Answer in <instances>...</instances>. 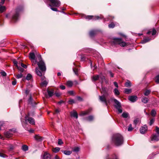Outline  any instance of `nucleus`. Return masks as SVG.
Listing matches in <instances>:
<instances>
[{"instance_id": "obj_1", "label": "nucleus", "mask_w": 159, "mask_h": 159, "mask_svg": "<svg viewBox=\"0 0 159 159\" xmlns=\"http://www.w3.org/2000/svg\"><path fill=\"white\" fill-rule=\"evenodd\" d=\"M29 57L32 63V66L36 67L35 73L40 76V55L37 54L36 52L32 51L30 53Z\"/></svg>"}, {"instance_id": "obj_2", "label": "nucleus", "mask_w": 159, "mask_h": 159, "mask_svg": "<svg viewBox=\"0 0 159 159\" xmlns=\"http://www.w3.org/2000/svg\"><path fill=\"white\" fill-rule=\"evenodd\" d=\"M123 138L119 134H114L112 139V143L115 145L118 146L121 145L123 143Z\"/></svg>"}, {"instance_id": "obj_3", "label": "nucleus", "mask_w": 159, "mask_h": 159, "mask_svg": "<svg viewBox=\"0 0 159 159\" xmlns=\"http://www.w3.org/2000/svg\"><path fill=\"white\" fill-rule=\"evenodd\" d=\"M101 93L103 94L102 96H99V99L100 101L104 103L106 106L107 105V101L106 97L108 95V93L107 92V88L104 87H102L101 90Z\"/></svg>"}, {"instance_id": "obj_4", "label": "nucleus", "mask_w": 159, "mask_h": 159, "mask_svg": "<svg viewBox=\"0 0 159 159\" xmlns=\"http://www.w3.org/2000/svg\"><path fill=\"white\" fill-rule=\"evenodd\" d=\"M113 43L115 44H119L120 46L123 47L127 45V43L123 41L121 39L117 38L114 39Z\"/></svg>"}, {"instance_id": "obj_5", "label": "nucleus", "mask_w": 159, "mask_h": 159, "mask_svg": "<svg viewBox=\"0 0 159 159\" xmlns=\"http://www.w3.org/2000/svg\"><path fill=\"white\" fill-rule=\"evenodd\" d=\"M22 7H17L16 11V13L14 14L12 17V20L14 21H16L19 17V13L22 10Z\"/></svg>"}, {"instance_id": "obj_6", "label": "nucleus", "mask_w": 159, "mask_h": 159, "mask_svg": "<svg viewBox=\"0 0 159 159\" xmlns=\"http://www.w3.org/2000/svg\"><path fill=\"white\" fill-rule=\"evenodd\" d=\"M40 88L46 87L48 83V80L45 77H42L40 78Z\"/></svg>"}, {"instance_id": "obj_7", "label": "nucleus", "mask_w": 159, "mask_h": 159, "mask_svg": "<svg viewBox=\"0 0 159 159\" xmlns=\"http://www.w3.org/2000/svg\"><path fill=\"white\" fill-rule=\"evenodd\" d=\"M114 101L116 104L115 107L118 110L119 113H121L122 112V110L121 108L120 103L117 100L114 99Z\"/></svg>"}, {"instance_id": "obj_8", "label": "nucleus", "mask_w": 159, "mask_h": 159, "mask_svg": "<svg viewBox=\"0 0 159 159\" xmlns=\"http://www.w3.org/2000/svg\"><path fill=\"white\" fill-rule=\"evenodd\" d=\"M46 69V67L45 63L40 57V71H41L43 72V75H44Z\"/></svg>"}, {"instance_id": "obj_9", "label": "nucleus", "mask_w": 159, "mask_h": 159, "mask_svg": "<svg viewBox=\"0 0 159 159\" xmlns=\"http://www.w3.org/2000/svg\"><path fill=\"white\" fill-rule=\"evenodd\" d=\"M51 3L52 6L57 7H59L61 4L60 1L58 0H48Z\"/></svg>"}, {"instance_id": "obj_10", "label": "nucleus", "mask_w": 159, "mask_h": 159, "mask_svg": "<svg viewBox=\"0 0 159 159\" xmlns=\"http://www.w3.org/2000/svg\"><path fill=\"white\" fill-rule=\"evenodd\" d=\"M15 131L12 129L9 130L8 131L5 132L4 133L5 136L7 138H9L12 136L13 134Z\"/></svg>"}, {"instance_id": "obj_11", "label": "nucleus", "mask_w": 159, "mask_h": 159, "mask_svg": "<svg viewBox=\"0 0 159 159\" xmlns=\"http://www.w3.org/2000/svg\"><path fill=\"white\" fill-rule=\"evenodd\" d=\"M25 121H28V122L31 125H34L35 122L34 119L32 117L28 118V116L26 115L25 117Z\"/></svg>"}, {"instance_id": "obj_12", "label": "nucleus", "mask_w": 159, "mask_h": 159, "mask_svg": "<svg viewBox=\"0 0 159 159\" xmlns=\"http://www.w3.org/2000/svg\"><path fill=\"white\" fill-rule=\"evenodd\" d=\"M43 159H51V155L47 152H44L43 156Z\"/></svg>"}, {"instance_id": "obj_13", "label": "nucleus", "mask_w": 159, "mask_h": 159, "mask_svg": "<svg viewBox=\"0 0 159 159\" xmlns=\"http://www.w3.org/2000/svg\"><path fill=\"white\" fill-rule=\"evenodd\" d=\"M28 101V104L31 106H34L36 104V102L33 100L31 96H30Z\"/></svg>"}, {"instance_id": "obj_14", "label": "nucleus", "mask_w": 159, "mask_h": 159, "mask_svg": "<svg viewBox=\"0 0 159 159\" xmlns=\"http://www.w3.org/2000/svg\"><path fill=\"white\" fill-rule=\"evenodd\" d=\"M151 140L152 141H157L159 140V135L156 134L153 135L151 137Z\"/></svg>"}, {"instance_id": "obj_15", "label": "nucleus", "mask_w": 159, "mask_h": 159, "mask_svg": "<svg viewBox=\"0 0 159 159\" xmlns=\"http://www.w3.org/2000/svg\"><path fill=\"white\" fill-rule=\"evenodd\" d=\"M91 111V109H89L86 111H82L80 113V116H84L88 114Z\"/></svg>"}, {"instance_id": "obj_16", "label": "nucleus", "mask_w": 159, "mask_h": 159, "mask_svg": "<svg viewBox=\"0 0 159 159\" xmlns=\"http://www.w3.org/2000/svg\"><path fill=\"white\" fill-rule=\"evenodd\" d=\"M47 92L49 97H51L54 94V90L52 89H48Z\"/></svg>"}, {"instance_id": "obj_17", "label": "nucleus", "mask_w": 159, "mask_h": 159, "mask_svg": "<svg viewBox=\"0 0 159 159\" xmlns=\"http://www.w3.org/2000/svg\"><path fill=\"white\" fill-rule=\"evenodd\" d=\"M147 130V126L145 125L143 127H141L140 129V133L142 134H144L145 133V132Z\"/></svg>"}, {"instance_id": "obj_18", "label": "nucleus", "mask_w": 159, "mask_h": 159, "mask_svg": "<svg viewBox=\"0 0 159 159\" xmlns=\"http://www.w3.org/2000/svg\"><path fill=\"white\" fill-rule=\"evenodd\" d=\"M70 114L71 116H73L77 119L78 117V114L76 111H72L70 112Z\"/></svg>"}, {"instance_id": "obj_19", "label": "nucleus", "mask_w": 159, "mask_h": 159, "mask_svg": "<svg viewBox=\"0 0 159 159\" xmlns=\"http://www.w3.org/2000/svg\"><path fill=\"white\" fill-rule=\"evenodd\" d=\"M129 99L130 101L134 102L137 100V97L136 96H132L129 97Z\"/></svg>"}, {"instance_id": "obj_20", "label": "nucleus", "mask_w": 159, "mask_h": 159, "mask_svg": "<svg viewBox=\"0 0 159 159\" xmlns=\"http://www.w3.org/2000/svg\"><path fill=\"white\" fill-rule=\"evenodd\" d=\"M92 80L93 81H95L99 79V75H95L92 77Z\"/></svg>"}, {"instance_id": "obj_21", "label": "nucleus", "mask_w": 159, "mask_h": 159, "mask_svg": "<svg viewBox=\"0 0 159 159\" xmlns=\"http://www.w3.org/2000/svg\"><path fill=\"white\" fill-rule=\"evenodd\" d=\"M6 10V7L4 6H2V4L0 3V13H2Z\"/></svg>"}, {"instance_id": "obj_22", "label": "nucleus", "mask_w": 159, "mask_h": 159, "mask_svg": "<svg viewBox=\"0 0 159 159\" xmlns=\"http://www.w3.org/2000/svg\"><path fill=\"white\" fill-rule=\"evenodd\" d=\"M150 40V39L149 38H146L143 39V40L141 41V43H145L149 41Z\"/></svg>"}, {"instance_id": "obj_23", "label": "nucleus", "mask_w": 159, "mask_h": 159, "mask_svg": "<svg viewBox=\"0 0 159 159\" xmlns=\"http://www.w3.org/2000/svg\"><path fill=\"white\" fill-rule=\"evenodd\" d=\"M60 148L58 147H56L52 148V152L54 153L58 152L60 150Z\"/></svg>"}, {"instance_id": "obj_24", "label": "nucleus", "mask_w": 159, "mask_h": 159, "mask_svg": "<svg viewBox=\"0 0 159 159\" xmlns=\"http://www.w3.org/2000/svg\"><path fill=\"white\" fill-rule=\"evenodd\" d=\"M122 116L124 118H127L129 116V115L128 113L125 112L122 113Z\"/></svg>"}, {"instance_id": "obj_25", "label": "nucleus", "mask_w": 159, "mask_h": 159, "mask_svg": "<svg viewBox=\"0 0 159 159\" xmlns=\"http://www.w3.org/2000/svg\"><path fill=\"white\" fill-rule=\"evenodd\" d=\"M132 92L131 89H124V93L127 94L130 93Z\"/></svg>"}, {"instance_id": "obj_26", "label": "nucleus", "mask_w": 159, "mask_h": 159, "mask_svg": "<svg viewBox=\"0 0 159 159\" xmlns=\"http://www.w3.org/2000/svg\"><path fill=\"white\" fill-rule=\"evenodd\" d=\"M62 152L65 154L67 155H70L72 153V151H62Z\"/></svg>"}, {"instance_id": "obj_27", "label": "nucleus", "mask_w": 159, "mask_h": 159, "mask_svg": "<svg viewBox=\"0 0 159 159\" xmlns=\"http://www.w3.org/2000/svg\"><path fill=\"white\" fill-rule=\"evenodd\" d=\"M73 84V82L71 81H68L67 82L66 85L68 87H71Z\"/></svg>"}, {"instance_id": "obj_28", "label": "nucleus", "mask_w": 159, "mask_h": 159, "mask_svg": "<svg viewBox=\"0 0 159 159\" xmlns=\"http://www.w3.org/2000/svg\"><path fill=\"white\" fill-rule=\"evenodd\" d=\"M148 101V99L145 97H143L142 99V102L144 103H147Z\"/></svg>"}, {"instance_id": "obj_29", "label": "nucleus", "mask_w": 159, "mask_h": 159, "mask_svg": "<svg viewBox=\"0 0 159 159\" xmlns=\"http://www.w3.org/2000/svg\"><path fill=\"white\" fill-rule=\"evenodd\" d=\"M93 116H89L86 118V120L89 121H91L93 119Z\"/></svg>"}, {"instance_id": "obj_30", "label": "nucleus", "mask_w": 159, "mask_h": 159, "mask_svg": "<svg viewBox=\"0 0 159 159\" xmlns=\"http://www.w3.org/2000/svg\"><path fill=\"white\" fill-rule=\"evenodd\" d=\"M22 149L24 151H26L28 149V147L27 146L24 145L22 146Z\"/></svg>"}, {"instance_id": "obj_31", "label": "nucleus", "mask_w": 159, "mask_h": 159, "mask_svg": "<svg viewBox=\"0 0 159 159\" xmlns=\"http://www.w3.org/2000/svg\"><path fill=\"white\" fill-rule=\"evenodd\" d=\"M35 140L37 142H39L40 140V136L39 135L36 134L34 137Z\"/></svg>"}, {"instance_id": "obj_32", "label": "nucleus", "mask_w": 159, "mask_h": 159, "mask_svg": "<svg viewBox=\"0 0 159 159\" xmlns=\"http://www.w3.org/2000/svg\"><path fill=\"white\" fill-rule=\"evenodd\" d=\"M80 148L79 147H74L72 149V151L73 152H77L79 151Z\"/></svg>"}, {"instance_id": "obj_33", "label": "nucleus", "mask_w": 159, "mask_h": 159, "mask_svg": "<svg viewBox=\"0 0 159 159\" xmlns=\"http://www.w3.org/2000/svg\"><path fill=\"white\" fill-rule=\"evenodd\" d=\"M115 26V24L113 22H111L110 24L109 25L108 27L110 28H114Z\"/></svg>"}, {"instance_id": "obj_34", "label": "nucleus", "mask_w": 159, "mask_h": 159, "mask_svg": "<svg viewBox=\"0 0 159 159\" xmlns=\"http://www.w3.org/2000/svg\"><path fill=\"white\" fill-rule=\"evenodd\" d=\"M32 77V75L30 74H28L26 77V80H31Z\"/></svg>"}, {"instance_id": "obj_35", "label": "nucleus", "mask_w": 159, "mask_h": 159, "mask_svg": "<svg viewBox=\"0 0 159 159\" xmlns=\"http://www.w3.org/2000/svg\"><path fill=\"white\" fill-rule=\"evenodd\" d=\"M115 94L116 95H119L120 94V92L117 88H115L114 89Z\"/></svg>"}, {"instance_id": "obj_36", "label": "nucleus", "mask_w": 159, "mask_h": 159, "mask_svg": "<svg viewBox=\"0 0 159 159\" xmlns=\"http://www.w3.org/2000/svg\"><path fill=\"white\" fill-rule=\"evenodd\" d=\"M99 79H100V81L102 82H103L105 80V77L101 75H99Z\"/></svg>"}, {"instance_id": "obj_37", "label": "nucleus", "mask_w": 159, "mask_h": 159, "mask_svg": "<svg viewBox=\"0 0 159 159\" xmlns=\"http://www.w3.org/2000/svg\"><path fill=\"white\" fill-rule=\"evenodd\" d=\"M125 86L126 87H130L131 86V82L129 81H128L125 84Z\"/></svg>"}, {"instance_id": "obj_38", "label": "nucleus", "mask_w": 159, "mask_h": 159, "mask_svg": "<svg viewBox=\"0 0 159 159\" xmlns=\"http://www.w3.org/2000/svg\"><path fill=\"white\" fill-rule=\"evenodd\" d=\"M107 159H118L116 155L114 154L112 155L111 158H108Z\"/></svg>"}, {"instance_id": "obj_39", "label": "nucleus", "mask_w": 159, "mask_h": 159, "mask_svg": "<svg viewBox=\"0 0 159 159\" xmlns=\"http://www.w3.org/2000/svg\"><path fill=\"white\" fill-rule=\"evenodd\" d=\"M23 76V75L21 73L17 75H15V77L17 79L20 78L22 77Z\"/></svg>"}, {"instance_id": "obj_40", "label": "nucleus", "mask_w": 159, "mask_h": 159, "mask_svg": "<svg viewBox=\"0 0 159 159\" xmlns=\"http://www.w3.org/2000/svg\"><path fill=\"white\" fill-rule=\"evenodd\" d=\"M96 33L95 31L93 30L89 32V35L91 36H93Z\"/></svg>"}, {"instance_id": "obj_41", "label": "nucleus", "mask_w": 159, "mask_h": 159, "mask_svg": "<svg viewBox=\"0 0 159 159\" xmlns=\"http://www.w3.org/2000/svg\"><path fill=\"white\" fill-rule=\"evenodd\" d=\"M48 6L50 7L51 9L53 11H58L57 9V8H53L52 7V5H51V4H49L48 5Z\"/></svg>"}, {"instance_id": "obj_42", "label": "nucleus", "mask_w": 159, "mask_h": 159, "mask_svg": "<svg viewBox=\"0 0 159 159\" xmlns=\"http://www.w3.org/2000/svg\"><path fill=\"white\" fill-rule=\"evenodd\" d=\"M155 81L157 83H159V75L156 77L155 78Z\"/></svg>"}, {"instance_id": "obj_43", "label": "nucleus", "mask_w": 159, "mask_h": 159, "mask_svg": "<svg viewBox=\"0 0 159 159\" xmlns=\"http://www.w3.org/2000/svg\"><path fill=\"white\" fill-rule=\"evenodd\" d=\"M156 114V111L154 110H152L151 111V114L152 116H155Z\"/></svg>"}, {"instance_id": "obj_44", "label": "nucleus", "mask_w": 159, "mask_h": 159, "mask_svg": "<svg viewBox=\"0 0 159 159\" xmlns=\"http://www.w3.org/2000/svg\"><path fill=\"white\" fill-rule=\"evenodd\" d=\"M133 128L132 127V124H130L128 128V130L129 131H131L133 130Z\"/></svg>"}, {"instance_id": "obj_45", "label": "nucleus", "mask_w": 159, "mask_h": 159, "mask_svg": "<svg viewBox=\"0 0 159 159\" xmlns=\"http://www.w3.org/2000/svg\"><path fill=\"white\" fill-rule=\"evenodd\" d=\"M74 72L76 75H78V69L76 68H74L73 69Z\"/></svg>"}, {"instance_id": "obj_46", "label": "nucleus", "mask_w": 159, "mask_h": 159, "mask_svg": "<svg viewBox=\"0 0 159 159\" xmlns=\"http://www.w3.org/2000/svg\"><path fill=\"white\" fill-rule=\"evenodd\" d=\"M150 92L151 91L149 90H147L144 92V95L145 96H148L150 93Z\"/></svg>"}, {"instance_id": "obj_47", "label": "nucleus", "mask_w": 159, "mask_h": 159, "mask_svg": "<svg viewBox=\"0 0 159 159\" xmlns=\"http://www.w3.org/2000/svg\"><path fill=\"white\" fill-rule=\"evenodd\" d=\"M93 16H86V19L88 20L92 19Z\"/></svg>"}, {"instance_id": "obj_48", "label": "nucleus", "mask_w": 159, "mask_h": 159, "mask_svg": "<svg viewBox=\"0 0 159 159\" xmlns=\"http://www.w3.org/2000/svg\"><path fill=\"white\" fill-rule=\"evenodd\" d=\"M0 74L1 75L3 76H6L7 74L4 71H1L0 72Z\"/></svg>"}, {"instance_id": "obj_49", "label": "nucleus", "mask_w": 159, "mask_h": 159, "mask_svg": "<svg viewBox=\"0 0 159 159\" xmlns=\"http://www.w3.org/2000/svg\"><path fill=\"white\" fill-rule=\"evenodd\" d=\"M139 122V120L138 119L136 118L134 120V123L135 125H136Z\"/></svg>"}, {"instance_id": "obj_50", "label": "nucleus", "mask_w": 159, "mask_h": 159, "mask_svg": "<svg viewBox=\"0 0 159 159\" xmlns=\"http://www.w3.org/2000/svg\"><path fill=\"white\" fill-rule=\"evenodd\" d=\"M63 142L62 140L61 139H59L58 140V143L59 145H61L63 143Z\"/></svg>"}, {"instance_id": "obj_51", "label": "nucleus", "mask_w": 159, "mask_h": 159, "mask_svg": "<svg viewBox=\"0 0 159 159\" xmlns=\"http://www.w3.org/2000/svg\"><path fill=\"white\" fill-rule=\"evenodd\" d=\"M154 119H151L150 121L149 122V125H151L154 123Z\"/></svg>"}, {"instance_id": "obj_52", "label": "nucleus", "mask_w": 159, "mask_h": 159, "mask_svg": "<svg viewBox=\"0 0 159 159\" xmlns=\"http://www.w3.org/2000/svg\"><path fill=\"white\" fill-rule=\"evenodd\" d=\"M0 157H7V155L2 153L0 152Z\"/></svg>"}, {"instance_id": "obj_53", "label": "nucleus", "mask_w": 159, "mask_h": 159, "mask_svg": "<svg viewBox=\"0 0 159 159\" xmlns=\"http://www.w3.org/2000/svg\"><path fill=\"white\" fill-rule=\"evenodd\" d=\"M69 102L70 104H72V103H75V101L72 99H70L69 101Z\"/></svg>"}, {"instance_id": "obj_54", "label": "nucleus", "mask_w": 159, "mask_h": 159, "mask_svg": "<svg viewBox=\"0 0 159 159\" xmlns=\"http://www.w3.org/2000/svg\"><path fill=\"white\" fill-rule=\"evenodd\" d=\"M18 70L21 72H23L24 70V69L20 67H17Z\"/></svg>"}, {"instance_id": "obj_55", "label": "nucleus", "mask_w": 159, "mask_h": 159, "mask_svg": "<svg viewBox=\"0 0 159 159\" xmlns=\"http://www.w3.org/2000/svg\"><path fill=\"white\" fill-rule=\"evenodd\" d=\"M156 132L159 135V127H158L157 126L156 127V130H155Z\"/></svg>"}, {"instance_id": "obj_56", "label": "nucleus", "mask_w": 159, "mask_h": 159, "mask_svg": "<svg viewBox=\"0 0 159 159\" xmlns=\"http://www.w3.org/2000/svg\"><path fill=\"white\" fill-rule=\"evenodd\" d=\"M76 98L79 101H83V99L82 98H81V97L80 96H77L76 97Z\"/></svg>"}, {"instance_id": "obj_57", "label": "nucleus", "mask_w": 159, "mask_h": 159, "mask_svg": "<svg viewBox=\"0 0 159 159\" xmlns=\"http://www.w3.org/2000/svg\"><path fill=\"white\" fill-rule=\"evenodd\" d=\"M156 30H155V29H153L152 30V35H154L155 34H156Z\"/></svg>"}, {"instance_id": "obj_58", "label": "nucleus", "mask_w": 159, "mask_h": 159, "mask_svg": "<svg viewBox=\"0 0 159 159\" xmlns=\"http://www.w3.org/2000/svg\"><path fill=\"white\" fill-rule=\"evenodd\" d=\"M68 93L70 95H74V92L72 90L68 91Z\"/></svg>"}, {"instance_id": "obj_59", "label": "nucleus", "mask_w": 159, "mask_h": 159, "mask_svg": "<svg viewBox=\"0 0 159 159\" xmlns=\"http://www.w3.org/2000/svg\"><path fill=\"white\" fill-rule=\"evenodd\" d=\"M21 66L25 68H26L27 67V66L23 63H21Z\"/></svg>"}, {"instance_id": "obj_60", "label": "nucleus", "mask_w": 159, "mask_h": 159, "mask_svg": "<svg viewBox=\"0 0 159 159\" xmlns=\"http://www.w3.org/2000/svg\"><path fill=\"white\" fill-rule=\"evenodd\" d=\"M16 80H13L12 82V84L13 85H15L16 84Z\"/></svg>"}, {"instance_id": "obj_61", "label": "nucleus", "mask_w": 159, "mask_h": 159, "mask_svg": "<svg viewBox=\"0 0 159 159\" xmlns=\"http://www.w3.org/2000/svg\"><path fill=\"white\" fill-rule=\"evenodd\" d=\"M60 88L62 89V90H64V89H65V86L63 85H61L60 86Z\"/></svg>"}, {"instance_id": "obj_62", "label": "nucleus", "mask_w": 159, "mask_h": 159, "mask_svg": "<svg viewBox=\"0 0 159 159\" xmlns=\"http://www.w3.org/2000/svg\"><path fill=\"white\" fill-rule=\"evenodd\" d=\"M114 84L116 88H117L118 87V85L117 82H114Z\"/></svg>"}, {"instance_id": "obj_63", "label": "nucleus", "mask_w": 159, "mask_h": 159, "mask_svg": "<svg viewBox=\"0 0 159 159\" xmlns=\"http://www.w3.org/2000/svg\"><path fill=\"white\" fill-rule=\"evenodd\" d=\"M55 94L56 95V96L57 97H59L61 95L60 93H55Z\"/></svg>"}, {"instance_id": "obj_64", "label": "nucleus", "mask_w": 159, "mask_h": 159, "mask_svg": "<svg viewBox=\"0 0 159 159\" xmlns=\"http://www.w3.org/2000/svg\"><path fill=\"white\" fill-rule=\"evenodd\" d=\"M54 159H61L57 155L55 156Z\"/></svg>"}]
</instances>
